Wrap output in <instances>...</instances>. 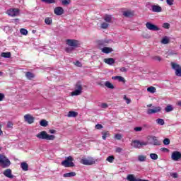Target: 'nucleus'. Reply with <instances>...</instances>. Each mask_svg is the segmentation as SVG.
Listing matches in <instances>:
<instances>
[{
    "label": "nucleus",
    "mask_w": 181,
    "mask_h": 181,
    "mask_svg": "<svg viewBox=\"0 0 181 181\" xmlns=\"http://www.w3.org/2000/svg\"><path fill=\"white\" fill-rule=\"evenodd\" d=\"M100 107L101 108H108V105L107 103H102Z\"/></svg>",
    "instance_id": "obj_59"
},
{
    "label": "nucleus",
    "mask_w": 181,
    "mask_h": 181,
    "mask_svg": "<svg viewBox=\"0 0 181 181\" xmlns=\"http://www.w3.org/2000/svg\"><path fill=\"white\" fill-rule=\"evenodd\" d=\"M5 99V94L0 93V101H4Z\"/></svg>",
    "instance_id": "obj_56"
},
{
    "label": "nucleus",
    "mask_w": 181,
    "mask_h": 181,
    "mask_svg": "<svg viewBox=\"0 0 181 181\" xmlns=\"http://www.w3.org/2000/svg\"><path fill=\"white\" fill-rule=\"evenodd\" d=\"M3 175L8 179H13V175H12V170L8 168L3 172Z\"/></svg>",
    "instance_id": "obj_15"
},
{
    "label": "nucleus",
    "mask_w": 181,
    "mask_h": 181,
    "mask_svg": "<svg viewBox=\"0 0 181 181\" xmlns=\"http://www.w3.org/2000/svg\"><path fill=\"white\" fill-rule=\"evenodd\" d=\"M151 159H153V160H156L158 159V154L156 153H151L150 154Z\"/></svg>",
    "instance_id": "obj_40"
},
{
    "label": "nucleus",
    "mask_w": 181,
    "mask_h": 181,
    "mask_svg": "<svg viewBox=\"0 0 181 181\" xmlns=\"http://www.w3.org/2000/svg\"><path fill=\"white\" fill-rule=\"evenodd\" d=\"M146 8H148V9H150V11H151V8H152V4H151V2H147L146 4Z\"/></svg>",
    "instance_id": "obj_54"
},
{
    "label": "nucleus",
    "mask_w": 181,
    "mask_h": 181,
    "mask_svg": "<svg viewBox=\"0 0 181 181\" xmlns=\"http://www.w3.org/2000/svg\"><path fill=\"white\" fill-rule=\"evenodd\" d=\"M20 32H21V35H24L25 36H26V35H28V30H26L25 28H21L20 30Z\"/></svg>",
    "instance_id": "obj_42"
},
{
    "label": "nucleus",
    "mask_w": 181,
    "mask_h": 181,
    "mask_svg": "<svg viewBox=\"0 0 181 181\" xmlns=\"http://www.w3.org/2000/svg\"><path fill=\"white\" fill-rule=\"evenodd\" d=\"M105 86L107 88H110L111 90H114V85H112V83H111L110 81H106L105 83Z\"/></svg>",
    "instance_id": "obj_31"
},
{
    "label": "nucleus",
    "mask_w": 181,
    "mask_h": 181,
    "mask_svg": "<svg viewBox=\"0 0 181 181\" xmlns=\"http://www.w3.org/2000/svg\"><path fill=\"white\" fill-rule=\"evenodd\" d=\"M170 176L171 177H173V179H177V177H179L177 173H170Z\"/></svg>",
    "instance_id": "obj_45"
},
{
    "label": "nucleus",
    "mask_w": 181,
    "mask_h": 181,
    "mask_svg": "<svg viewBox=\"0 0 181 181\" xmlns=\"http://www.w3.org/2000/svg\"><path fill=\"white\" fill-rule=\"evenodd\" d=\"M25 77L28 80H32V78H35V74H33L32 72L28 71L25 73Z\"/></svg>",
    "instance_id": "obj_24"
},
{
    "label": "nucleus",
    "mask_w": 181,
    "mask_h": 181,
    "mask_svg": "<svg viewBox=\"0 0 181 181\" xmlns=\"http://www.w3.org/2000/svg\"><path fill=\"white\" fill-rule=\"evenodd\" d=\"M163 28H164V29H169V28H170V24H169V23H164L163 24Z\"/></svg>",
    "instance_id": "obj_48"
},
{
    "label": "nucleus",
    "mask_w": 181,
    "mask_h": 181,
    "mask_svg": "<svg viewBox=\"0 0 181 181\" xmlns=\"http://www.w3.org/2000/svg\"><path fill=\"white\" fill-rule=\"evenodd\" d=\"M120 71H122V73H127V68L125 67L120 68Z\"/></svg>",
    "instance_id": "obj_63"
},
{
    "label": "nucleus",
    "mask_w": 181,
    "mask_h": 181,
    "mask_svg": "<svg viewBox=\"0 0 181 181\" xmlns=\"http://www.w3.org/2000/svg\"><path fill=\"white\" fill-rule=\"evenodd\" d=\"M75 66H77V67H81V62H80V61H76Z\"/></svg>",
    "instance_id": "obj_61"
},
{
    "label": "nucleus",
    "mask_w": 181,
    "mask_h": 181,
    "mask_svg": "<svg viewBox=\"0 0 181 181\" xmlns=\"http://www.w3.org/2000/svg\"><path fill=\"white\" fill-rule=\"evenodd\" d=\"M1 56V57H4V59H10L11 54V52H2Z\"/></svg>",
    "instance_id": "obj_27"
},
{
    "label": "nucleus",
    "mask_w": 181,
    "mask_h": 181,
    "mask_svg": "<svg viewBox=\"0 0 181 181\" xmlns=\"http://www.w3.org/2000/svg\"><path fill=\"white\" fill-rule=\"evenodd\" d=\"M147 114H148V115H151L152 114H156V110H154V109H148L147 111Z\"/></svg>",
    "instance_id": "obj_43"
},
{
    "label": "nucleus",
    "mask_w": 181,
    "mask_h": 181,
    "mask_svg": "<svg viewBox=\"0 0 181 181\" xmlns=\"http://www.w3.org/2000/svg\"><path fill=\"white\" fill-rule=\"evenodd\" d=\"M146 145H148V142L141 141L139 140H133L131 143V146L137 149H141L142 146H146Z\"/></svg>",
    "instance_id": "obj_4"
},
{
    "label": "nucleus",
    "mask_w": 181,
    "mask_h": 181,
    "mask_svg": "<svg viewBox=\"0 0 181 181\" xmlns=\"http://www.w3.org/2000/svg\"><path fill=\"white\" fill-rule=\"evenodd\" d=\"M165 112H170L171 111H173V106L172 105H168L165 107Z\"/></svg>",
    "instance_id": "obj_30"
},
{
    "label": "nucleus",
    "mask_w": 181,
    "mask_h": 181,
    "mask_svg": "<svg viewBox=\"0 0 181 181\" xmlns=\"http://www.w3.org/2000/svg\"><path fill=\"white\" fill-rule=\"evenodd\" d=\"M115 152H117V153H121L122 152V148H121L120 147H117L116 148Z\"/></svg>",
    "instance_id": "obj_57"
},
{
    "label": "nucleus",
    "mask_w": 181,
    "mask_h": 181,
    "mask_svg": "<svg viewBox=\"0 0 181 181\" xmlns=\"http://www.w3.org/2000/svg\"><path fill=\"white\" fill-rule=\"evenodd\" d=\"M123 98L126 101L127 104H131V99L128 98L126 95H124Z\"/></svg>",
    "instance_id": "obj_47"
},
{
    "label": "nucleus",
    "mask_w": 181,
    "mask_h": 181,
    "mask_svg": "<svg viewBox=\"0 0 181 181\" xmlns=\"http://www.w3.org/2000/svg\"><path fill=\"white\" fill-rule=\"evenodd\" d=\"M101 50L103 53H105L106 54H108V53H111V52H112V48L104 47L103 48L101 49Z\"/></svg>",
    "instance_id": "obj_22"
},
{
    "label": "nucleus",
    "mask_w": 181,
    "mask_h": 181,
    "mask_svg": "<svg viewBox=\"0 0 181 181\" xmlns=\"http://www.w3.org/2000/svg\"><path fill=\"white\" fill-rule=\"evenodd\" d=\"M134 131L136 132H139L142 131V127H135Z\"/></svg>",
    "instance_id": "obj_60"
},
{
    "label": "nucleus",
    "mask_w": 181,
    "mask_h": 181,
    "mask_svg": "<svg viewBox=\"0 0 181 181\" xmlns=\"http://www.w3.org/2000/svg\"><path fill=\"white\" fill-rule=\"evenodd\" d=\"M66 45L71 46V47H77L78 46V41L76 40H66Z\"/></svg>",
    "instance_id": "obj_13"
},
{
    "label": "nucleus",
    "mask_w": 181,
    "mask_h": 181,
    "mask_svg": "<svg viewBox=\"0 0 181 181\" xmlns=\"http://www.w3.org/2000/svg\"><path fill=\"white\" fill-rule=\"evenodd\" d=\"M153 60H156L157 62H160L162 60V58L158 56H155L153 57Z\"/></svg>",
    "instance_id": "obj_52"
},
{
    "label": "nucleus",
    "mask_w": 181,
    "mask_h": 181,
    "mask_svg": "<svg viewBox=\"0 0 181 181\" xmlns=\"http://www.w3.org/2000/svg\"><path fill=\"white\" fill-rule=\"evenodd\" d=\"M163 144L165 145H169L170 144V139H169L168 138L164 139Z\"/></svg>",
    "instance_id": "obj_49"
},
{
    "label": "nucleus",
    "mask_w": 181,
    "mask_h": 181,
    "mask_svg": "<svg viewBox=\"0 0 181 181\" xmlns=\"http://www.w3.org/2000/svg\"><path fill=\"white\" fill-rule=\"evenodd\" d=\"M115 139H117V141H121L122 136L119 134H117L115 136Z\"/></svg>",
    "instance_id": "obj_50"
},
{
    "label": "nucleus",
    "mask_w": 181,
    "mask_h": 181,
    "mask_svg": "<svg viewBox=\"0 0 181 181\" xmlns=\"http://www.w3.org/2000/svg\"><path fill=\"white\" fill-rule=\"evenodd\" d=\"M146 27L147 29H148V30H153V32H158V30H160V28H159L156 25L152 24L151 22H147L146 23Z\"/></svg>",
    "instance_id": "obj_9"
},
{
    "label": "nucleus",
    "mask_w": 181,
    "mask_h": 181,
    "mask_svg": "<svg viewBox=\"0 0 181 181\" xmlns=\"http://www.w3.org/2000/svg\"><path fill=\"white\" fill-rule=\"evenodd\" d=\"M102 138L104 141H105V139H107V137L110 136V132H102Z\"/></svg>",
    "instance_id": "obj_33"
},
{
    "label": "nucleus",
    "mask_w": 181,
    "mask_h": 181,
    "mask_svg": "<svg viewBox=\"0 0 181 181\" xmlns=\"http://www.w3.org/2000/svg\"><path fill=\"white\" fill-rule=\"evenodd\" d=\"M76 176V172H71L64 174V177H73Z\"/></svg>",
    "instance_id": "obj_25"
},
{
    "label": "nucleus",
    "mask_w": 181,
    "mask_h": 181,
    "mask_svg": "<svg viewBox=\"0 0 181 181\" xmlns=\"http://www.w3.org/2000/svg\"><path fill=\"white\" fill-rule=\"evenodd\" d=\"M114 159H115L114 156H110L107 158L106 160H107V162H110V163H112V162H114Z\"/></svg>",
    "instance_id": "obj_39"
},
{
    "label": "nucleus",
    "mask_w": 181,
    "mask_h": 181,
    "mask_svg": "<svg viewBox=\"0 0 181 181\" xmlns=\"http://www.w3.org/2000/svg\"><path fill=\"white\" fill-rule=\"evenodd\" d=\"M112 80H118V81L122 83H125V78L121 76H115L112 77Z\"/></svg>",
    "instance_id": "obj_19"
},
{
    "label": "nucleus",
    "mask_w": 181,
    "mask_h": 181,
    "mask_svg": "<svg viewBox=\"0 0 181 181\" xmlns=\"http://www.w3.org/2000/svg\"><path fill=\"white\" fill-rule=\"evenodd\" d=\"M0 165L3 168H9V166H11V160H9L6 156L0 154Z\"/></svg>",
    "instance_id": "obj_3"
},
{
    "label": "nucleus",
    "mask_w": 181,
    "mask_h": 181,
    "mask_svg": "<svg viewBox=\"0 0 181 181\" xmlns=\"http://www.w3.org/2000/svg\"><path fill=\"white\" fill-rule=\"evenodd\" d=\"M8 16H18L19 15V10L18 8H11L6 12Z\"/></svg>",
    "instance_id": "obj_10"
},
{
    "label": "nucleus",
    "mask_w": 181,
    "mask_h": 181,
    "mask_svg": "<svg viewBox=\"0 0 181 181\" xmlns=\"http://www.w3.org/2000/svg\"><path fill=\"white\" fill-rule=\"evenodd\" d=\"M108 43H109V41L107 40H101L97 42V45L99 49H103V47H105V46H107Z\"/></svg>",
    "instance_id": "obj_14"
},
{
    "label": "nucleus",
    "mask_w": 181,
    "mask_h": 181,
    "mask_svg": "<svg viewBox=\"0 0 181 181\" xmlns=\"http://www.w3.org/2000/svg\"><path fill=\"white\" fill-rule=\"evenodd\" d=\"M21 168L24 170V172H27V170H29V165L26 163V162H23L21 164Z\"/></svg>",
    "instance_id": "obj_20"
},
{
    "label": "nucleus",
    "mask_w": 181,
    "mask_h": 181,
    "mask_svg": "<svg viewBox=\"0 0 181 181\" xmlns=\"http://www.w3.org/2000/svg\"><path fill=\"white\" fill-rule=\"evenodd\" d=\"M108 26H110V24H108L107 23H103L101 24L102 29H107L108 28Z\"/></svg>",
    "instance_id": "obj_46"
},
{
    "label": "nucleus",
    "mask_w": 181,
    "mask_h": 181,
    "mask_svg": "<svg viewBox=\"0 0 181 181\" xmlns=\"http://www.w3.org/2000/svg\"><path fill=\"white\" fill-rule=\"evenodd\" d=\"M171 69L175 71V76L177 77H181V66L176 62L170 63Z\"/></svg>",
    "instance_id": "obj_5"
},
{
    "label": "nucleus",
    "mask_w": 181,
    "mask_h": 181,
    "mask_svg": "<svg viewBox=\"0 0 181 181\" xmlns=\"http://www.w3.org/2000/svg\"><path fill=\"white\" fill-rule=\"evenodd\" d=\"M40 125H41V127H47V125H49V123L46 119H42L40 122Z\"/></svg>",
    "instance_id": "obj_35"
},
{
    "label": "nucleus",
    "mask_w": 181,
    "mask_h": 181,
    "mask_svg": "<svg viewBox=\"0 0 181 181\" xmlns=\"http://www.w3.org/2000/svg\"><path fill=\"white\" fill-rule=\"evenodd\" d=\"M173 2H175V0H166V3L170 6H172L173 5Z\"/></svg>",
    "instance_id": "obj_51"
},
{
    "label": "nucleus",
    "mask_w": 181,
    "mask_h": 181,
    "mask_svg": "<svg viewBox=\"0 0 181 181\" xmlns=\"http://www.w3.org/2000/svg\"><path fill=\"white\" fill-rule=\"evenodd\" d=\"M171 159L175 161L179 160V159H181V153L180 151H173L171 155Z\"/></svg>",
    "instance_id": "obj_11"
},
{
    "label": "nucleus",
    "mask_w": 181,
    "mask_h": 181,
    "mask_svg": "<svg viewBox=\"0 0 181 181\" xmlns=\"http://www.w3.org/2000/svg\"><path fill=\"white\" fill-rule=\"evenodd\" d=\"M54 13H55V15H57L58 16H60L61 15H63V13H64V10L60 6L56 7L54 10Z\"/></svg>",
    "instance_id": "obj_17"
},
{
    "label": "nucleus",
    "mask_w": 181,
    "mask_h": 181,
    "mask_svg": "<svg viewBox=\"0 0 181 181\" xmlns=\"http://www.w3.org/2000/svg\"><path fill=\"white\" fill-rule=\"evenodd\" d=\"M42 2H45V4H55L56 0H42Z\"/></svg>",
    "instance_id": "obj_44"
},
{
    "label": "nucleus",
    "mask_w": 181,
    "mask_h": 181,
    "mask_svg": "<svg viewBox=\"0 0 181 181\" xmlns=\"http://www.w3.org/2000/svg\"><path fill=\"white\" fill-rule=\"evenodd\" d=\"M95 128L96 129H102V128H103V124H96V125L95 126Z\"/></svg>",
    "instance_id": "obj_55"
},
{
    "label": "nucleus",
    "mask_w": 181,
    "mask_h": 181,
    "mask_svg": "<svg viewBox=\"0 0 181 181\" xmlns=\"http://www.w3.org/2000/svg\"><path fill=\"white\" fill-rule=\"evenodd\" d=\"M78 115V113L77 112H74V111H69L68 113L67 117H74L75 118V117H77Z\"/></svg>",
    "instance_id": "obj_23"
},
{
    "label": "nucleus",
    "mask_w": 181,
    "mask_h": 181,
    "mask_svg": "<svg viewBox=\"0 0 181 181\" xmlns=\"http://www.w3.org/2000/svg\"><path fill=\"white\" fill-rule=\"evenodd\" d=\"M24 119L25 121V122H28V124H33V122H35V117L33 116H32V115H25L24 116Z\"/></svg>",
    "instance_id": "obj_12"
},
{
    "label": "nucleus",
    "mask_w": 181,
    "mask_h": 181,
    "mask_svg": "<svg viewBox=\"0 0 181 181\" xmlns=\"http://www.w3.org/2000/svg\"><path fill=\"white\" fill-rule=\"evenodd\" d=\"M75 90L71 93V95H80L83 93V86L81 82L78 81L75 86Z\"/></svg>",
    "instance_id": "obj_6"
},
{
    "label": "nucleus",
    "mask_w": 181,
    "mask_h": 181,
    "mask_svg": "<svg viewBox=\"0 0 181 181\" xmlns=\"http://www.w3.org/2000/svg\"><path fill=\"white\" fill-rule=\"evenodd\" d=\"M146 160V156L144 155H140L138 156V161L139 162H145Z\"/></svg>",
    "instance_id": "obj_34"
},
{
    "label": "nucleus",
    "mask_w": 181,
    "mask_h": 181,
    "mask_svg": "<svg viewBox=\"0 0 181 181\" xmlns=\"http://www.w3.org/2000/svg\"><path fill=\"white\" fill-rule=\"evenodd\" d=\"M156 122L158 125H165V120L163 119L158 118L156 119Z\"/></svg>",
    "instance_id": "obj_38"
},
{
    "label": "nucleus",
    "mask_w": 181,
    "mask_h": 181,
    "mask_svg": "<svg viewBox=\"0 0 181 181\" xmlns=\"http://www.w3.org/2000/svg\"><path fill=\"white\" fill-rule=\"evenodd\" d=\"M161 110H162V107L159 106L154 107V111H156V112H160Z\"/></svg>",
    "instance_id": "obj_53"
},
{
    "label": "nucleus",
    "mask_w": 181,
    "mask_h": 181,
    "mask_svg": "<svg viewBox=\"0 0 181 181\" xmlns=\"http://www.w3.org/2000/svg\"><path fill=\"white\" fill-rule=\"evenodd\" d=\"M96 162H98V160L94 159L93 158H88V159L82 158L81 160V163H82V165H95Z\"/></svg>",
    "instance_id": "obj_7"
},
{
    "label": "nucleus",
    "mask_w": 181,
    "mask_h": 181,
    "mask_svg": "<svg viewBox=\"0 0 181 181\" xmlns=\"http://www.w3.org/2000/svg\"><path fill=\"white\" fill-rule=\"evenodd\" d=\"M52 18L47 17L45 19L46 25H52Z\"/></svg>",
    "instance_id": "obj_36"
},
{
    "label": "nucleus",
    "mask_w": 181,
    "mask_h": 181,
    "mask_svg": "<svg viewBox=\"0 0 181 181\" xmlns=\"http://www.w3.org/2000/svg\"><path fill=\"white\" fill-rule=\"evenodd\" d=\"M160 151H162L163 152H169V149L167 148H161Z\"/></svg>",
    "instance_id": "obj_64"
},
{
    "label": "nucleus",
    "mask_w": 181,
    "mask_h": 181,
    "mask_svg": "<svg viewBox=\"0 0 181 181\" xmlns=\"http://www.w3.org/2000/svg\"><path fill=\"white\" fill-rule=\"evenodd\" d=\"M169 42H170V40L168 37H164L161 40V43H163V45H168Z\"/></svg>",
    "instance_id": "obj_37"
},
{
    "label": "nucleus",
    "mask_w": 181,
    "mask_h": 181,
    "mask_svg": "<svg viewBox=\"0 0 181 181\" xmlns=\"http://www.w3.org/2000/svg\"><path fill=\"white\" fill-rule=\"evenodd\" d=\"M104 19L105 22H108L110 23H111V21H112V16L106 14L104 17Z\"/></svg>",
    "instance_id": "obj_26"
},
{
    "label": "nucleus",
    "mask_w": 181,
    "mask_h": 181,
    "mask_svg": "<svg viewBox=\"0 0 181 181\" xmlns=\"http://www.w3.org/2000/svg\"><path fill=\"white\" fill-rule=\"evenodd\" d=\"M73 160H74V158L69 156L61 163V165L65 168H74L76 165L73 163Z\"/></svg>",
    "instance_id": "obj_2"
},
{
    "label": "nucleus",
    "mask_w": 181,
    "mask_h": 181,
    "mask_svg": "<svg viewBox=\"0 0 181 181\" xmlns=\"http://www.w3.org/2000/svg\"><path fill=\"white\" fill-rule=\"evenodd\" d=\"M151 11H152V12L159 13V12H162V7L159 5H152Z\"/></svg>",
    "instance_id": "obj_16"
},
{
    "label": "nucleus",
    "mask_w": 181,
    "mask_h": 181,
    "mask_svg": "<svg viewBox=\"0 0 181 181\" xmlns=\"http://www.w3.org/2000/svg\"><path fill=\"white\" fill-rule=\"evenodd\" d=\"M127 180L128 181H139V179H136V177H135V176L132 174H129L127 177Z\"/></svg>",
    "instance_id": "obj_21"
},
{
    "label": "nucleus",
    "mask_w": 181,
    "mask_h": 181,
    "mask_svg": "<svg viewBox=\"0 0 181 181\" xmlns=\"http://www.w3.org/2000/svg\"><path fill=\"white\" fill-rule=\"evenodd\" d=\"M147 91L148 93H151V94H155V93H156V88L153 86H150L147 88Z\"/></svg>",
    "instance_id": "obj_28"
},
{
    "label": "nucleus",
    "mask_w": 181,
    "mask_h": 181,
    "mask_svg": "<svg viewBox=\"0 0 181 181\" xmlns=\"http://www.w3.org/2000/svg\"><path fill=\"white\" fill-rule=\"evenodd\" d=\"M7 127L8 128H12V127H13V124L11 122H8L7 124Z\"/></svg>",
    "instance_id": "obj_62"
},
{
    "label": "nucleus",
    "mask_w": 181,
    "mask_h": 181,
    "mask_svg": "<svg viewBox=\"0 0 181 181\" xmlns=\"http://www.w3.org/2000/svg\"><path fill=\"white\" fill-rule=\"evenodd\" d=\"M104 62L106 63V64L112 66V64L115 63V59H114L113 58H106L104 59Z\"/></svg>",
    "instance_id": "obj_18"
},
{
    "label": "nucleus",
    "mask_w": 181,
    "mask_h": 181,
    "mask_svg": "<svg viewBox=\"0 0 181 181\" xmlns=\"http://www.w3.org/2000/svg\"><path fill=\"white\" fill-rule=\"evenodd\" d=\"M38 139H45V141H54L56 136L48 134L46 131H42L36 135Z\"/></svg>",
    "instance_id": "obj_1"
},
{
    "label": "nucleus",
    "mask_w": 181,
    "mask_h": 181,
    "mask_svg": "<svg viewBox=\"0 0 181 181\" xmlns=\"http://www.w3.org/2000/svg\"><path fill=\"white\" fill-rule=\"evenodd\" d=\"M64 6H67V5H70L71 4V0H59Z\"/></svg>",
    "instance_id": "obj_29"
},
{
    "label": "nucleus",
    "mask_w": 181,
    "mask_h": 181,
    "mask_svg": "<svg viewBox=\"0 0 181 181\" xmlns=\"http://www.w3.org/2000/svg\"><path fill=\"white\" fill-rule=\"evenodd\" d=\"M73 50H74V47H67L66 48H65V52H66V53H71Z\"/></svg>",
    "instance_id": "obj_41"
},
{
    "label": "nucleus",
    "mask_w": 181,
    "mask_h": 181,
    "mask_svg": "<svg viewBox=\"0 0 181 181\" xmlns=\"http://www.w3.org/2000/svg\"><path fill=\"white\" fill-rule=\"evenodd\" d=\"M175 54H177L176 52L170 51L168 52V56H175Z\"/></svg>",
    "instance_id": "obj_58"
},
{
    "label": "nucleus",
    "mask_w": 181,
    "mask_h": 181,
    "mask_svg": "<svg viewBox=\"0 0 181 181\" xmlns=\"http://www.w3.org/2000/svg\"><path fill=\"white\" fill-rule=\"evenodd\" d=\"M123 15L125 16V18H131V16H132L134 14L132 12L127 11L123 13Z\"/></svg>",
    "instance_id": "obj_32"
},
{
    "label": "nucleus",
    "mask_w": 181,
    "mask_h": 181,
    "mask_svg": "<svg viewBox=\"0 0 181 181\" xmlns=\"http://www.w3.org/2000/svg\"><path fill=\"white\" fill-rule=\"evenodd\" d=\"M148 141H149V144L151 145H156V146L160 145V141H159V140H158V139L155 136H149L148 137Z\"/></svg>",
    "instance_id": "obj_8"
}]
</instances>
